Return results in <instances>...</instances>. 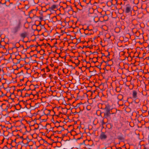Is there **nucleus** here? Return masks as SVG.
Instances as JSON below:
<instances>
[{"label":"nucleus","mask_w":149,"mask_h":149,"mask_svg":"<svg viewBox=\"0 0 149 149\" xmlns=\"http://www.w3.org/2000/svg\"><path fill=\"white\" fill-rule=\"evenodd\" d=\"M43 141H44V143H46V144H47V143H48L47 141H46V140H43Z\"/></svg>","instance_id":"obj_17"},{"label":"nucleus","mask_w":149,"mask_h":149,"mask_svg":"<svg viewBox=\"0 0 149 149\" xmlns=\"http://www.w3.org/2000/svg\"><path fill=\"white\" fill-rule=\"evenodd\" d=\"M1 141H1V143H2L3 142L4 140H1Z\"/></svg>","instance_id":"obj_25"},{"label":"nucleus","mask_w":149,"mask_h":149,"mask_svg":"<svg viewBox=\"0 0 149 149\" xmlns=\"http://www.w3.org/2000/svg\"><path fill=\"white\" fill-rule=\"evenodd\" d=\"M88 142H89V143H88V144H92V142H90V141Z\"/></svg>","instance_id":"obj_22"},{"label":"nucleus","mask_w":149,"mask_h":149,"mask_svg":"<svg viewBox=\"0 0 149 149\" xmlns=\"http://www.w3.org/2000/svg\"><path fill=\"white\" fill-rule=\"evenodd\" d=\"M114 144V145H114V146H116V143H115Z\"/></svg>","instance_id":"obj_29"},{"label":"nucleus","mask_w":149,"mask_h":149,"mask_svg":"<svg viewBox=\"0 0 149 149\" xmlns=\"http://www.w3.org/2000/svg\"><path fill=\"white\" fill-rule=\"evenodd\" d=\"M137 93L135 91H133L132 95L133 98H137Z\"/></svg>","instance_id":"obj_6"},{"label":"nucleus","mask_w":149,"mask_h":149,"mask_svg":"<svg viewBox=\"0 0 149 149\" xmlns=\"http://www.w3.org/2000/svg\"><path fill=\"white\" fill-rule=\"evenodd\" d=\"M122 149V148H121V147H119L118 148H116V149Z\"/></svg>","instance_id":"obj_23"},{"label":"nucleus","mask_w":149,"mask_h":149,"mask_svg":"<svg viewBox=\"0 0 149 149\" xmlns=\"http://www.w3.org/2000/svg\"><path fill=\"white\" fill-rule=\"evenodd\" d=\"M125 12L129 13L131 12V7L129 6H127L125 8Z\"/></svg>","instance_id":"obj_3"},{"label":"nucleus","mask_w":149,"mask_h":149,"mask_svg":"<svg viewBox=\"0 0 149 149\" xmlns=\"http://www.w3.org/2000/svg\"><path fill=\"white\" fill-rule=\"evenodd\" d=\"M17 141H18V140H11V144H13V146H12V147H17Z\"/></svg>","instance_id":"obj_2"},{"label":"nucleus","mask_w":149,"mask_h":149,"mask_svg":"<svg viewBox=\"0 0 149 149\" xmlns=\"http://www.w3.org/2000/svg\"><path fill=\"white\" fill-rule=\"evenodd\" d=\"M40 146H36V148H38V147H39Z\"/></svg>","instance_id":"obj_26"},{"label":"nucleus","mask_w":149,"mask_h":149,"mask_svg":"<svg viewBox=\"0 0 149 149\" xmlns=\"http://www.w3.org/2000/svg\"><path fill=\"white\" fill-rule=\"evenodd\" d=\"M49 149H51V148H49Z\"/></svg>","instance_id":"obj_36"},{"label":"nucleus","mask_w":149,"mask_h":149,"mask_svg":"<svg viewBox=\"0 0 149 149\" xmlns=\"http://www.w3.org/2000/svg\"><path fill=\"white\" fill-rule=\"evenodd\" d=\"M65 141H67V140H64Z\"/></svg>","instance_id":"obj_35"},{"label":"nucleus","mask_w":149,"mask_h":149,"mask_svg":"<svg viewBox=\"0 0 149 149\" xmlns=\"http://www.w3.org/2000/svg\"><path fill=\"white\" fill-rule=\"evenodd\" d=\"M47 144H48L49 145H52V143L51 144L50 143H48Z\"/></svg>","instance_id":"obj_21"},{"label":"nucleus","mask_w":149,"mask_h":149,"mask_svg":"<svg viewBox=\"0 0 149 149\" xmlns=\"http://www.w3.org/2000/svg\"><path fill=\"white\" fill-rule=\"evenodd\" d=\"M17 141V146H19V145H20L22 147V144H21V142L20 141Z\"/></svg>","instance_id":"obj_13"},{"label":"nucleus","mask_w":149,"mask_h":149,"mask_svg":"<svg viewBox=\"0 0 149 149\" xmlns=\"http://www.w3.org/2000/svg\"><path fill=\"white\" fill-rule=\"evenodd\" d=\"M35 149H38L37 148H36Z\"/></svg>","instance_id":"obj_37"},{"label":"nucleus","mask_w":149,"mask_h":149,"mask_svg":"<svg viewBox=\"0 0 149 149\" xmlns=\"http://www.w3.org/2000/svg\"><path fill=\"white\" fill-rule=\"evenodd\" d=\"M10 145H11V147L10 148H12V146H13V144H11V143H10L9 144Z\"/></svg>","instance_id":"obj_24"},{"label":"nucleus","mask_w":149,"mask_h":149,"mask_svg":"<svg viewBox=\"0 0 149 149\" xmlns=\"http://www.w3.org/2000/svg\"><path fill=\"white\" fill-rule=\"evenodd\" d=\"M144 148L143 149H148V148L147 147L145 146H144Z\"/></svg>","instance_id":"obj_20"},{"label":"nucleus","mask_w":149,"mask_h":149,"mask_svg":"<svg viewBox=\"0 0 149 149\" xmlns=\"http://www.w3.org/2000/svg\"><path fill=\"white\" fill-rule=\"evenodd\" d=\"M107 110V113H106L105 114V115H107V116H109L110 114V110Z\"/></svg>","instance_id":"obj_9"},{"label":"nucleus","mask_w":149,"mask_h":149,"mask_svg":"<svg viewBox=\"0 0 149 149\" xmlns=\"http://www.w3.org/2000/svg\"><path fill=\"white\" fill-rule=\"evenodd\" d=\"M49 148H48L47 147L46 148H45V149H49Z\"/></svg>","instance_id":"obj_28"},{"label":"nucleus","mask_w":149,"mask_h":149,"mask_svg":"<svg viewBox=\"0 0 149 149\" xmlns=\"http://www.w3.org/2000/svg\"><path fill=\"white\" fill-rule=\"evenodd\" d=\"M88 142L90 141L92 142V144H88V145L91 146H95L96 145L98 146L99 147L100 146V144L99 142V140H88Z\"/></svg>","instance_id":"obj_1"},{"label":"nucleus","mask_w":149,"mask_h":149,"mask_svg":"<svg viewBox=\"0 0 149 149\" xmlns=\"http://www.w3.org/2000/svg\"><path fill=\"white\" fill-rule=\"evenodd\" d=\"M1 68H0V72H1Z\"/></svg>","instance_id":"obj_30"},{"label":"nucleus","mask_w":149,"mask_h":149,"mask_svg":"<svg viewBox=\"0 0 149 149\" xmlns=\"http://www.w3.org/2000/svg\"><path fill=\"white\" fill-rule=\"evenodd\" d=\"M1 149H11V148H8L6 145H5Z\"/></svg>","instance_id":"obj_11"},{"label":"nucleus","mask_w":149,"mask_h":149,"mask_svg":"<svg viewBox=\"0 0 149 149\" xmlns=\"http://www.w3.org/2000/svg\"><path fill=\"white\" fill-rule=\"evenodd\" d=\"M23 141L24 140H22V141L21 142V144H22L23 145L22 146H24V143L23 142Z\"/></svg>","instance_id":"obj_18"},{"label":"nucleus","mask_w":149,"mask_h":149,"mask_svg":"<svg viewBox=\"0 0 149 149\" xmlns=\"http://www.w3.org/2000/svg\"><path fill=\"white\" fill-rule=\"evenodd\" d=\"M111 144V143L107 142L106 143H102V144H104V145L105 146H106L107 147H109V145H110Z\"/></svg>","instance_id":"obj_7"},{"label":"nucleus","mask_w":149,"mask_h":149,"mask_svg":"<svg viewBox=\"0 0 149 149\" xmlns=\"http://www.w3.org/2000/svg\"><path fill=\"white\" fill-rule=\"evenodd\" d=\"M80 139V138H78L77 139L78 140H79Z\"/></svg>","instance_id":"obj_31"},{"label":"nucleus","mask_w":149,"mask_h":149,"mask_svg":"<svg viewBox=\"0 0 149 149\" xmlns=\"http://www.w3.org/2000/svg\"><path fill=\"white\" fill-rule=\"evenodd\" d=\"M31 140H30L29 141H27L26 143H24V146H28V145L29 144V143L31 141Z\"/></svg>","instance_id":"obj_14"},{"label":"nucleus","mask_w":149,"mask_h":149,"mask_svg":"<svg viewBox=\"0 0 149 149\" xmlns=\"http://www.w3.org/2000/svg\"><path fill=\"white\" fill-rule=\"evenodd\" d=\"M86 140H84L83 142L82 143H79V146L80 147L81 145H84L85 146H86V145L85 144V141Z\"/></svg>","instance_id":"obj_10"},{"label":"nucleus","mask_w":149,"mask_h":149,"mask_svg":"<svg viewBox=\"0 0 149 149\" xmlns=\"http://www.w3.org/2000/svg\"><path fill=\"white\" fill-rule=\"evenodd\" d=\"M33 144L34 143L35 144H36V142L34 141V142H33Z\"/></svg>","instance_id":"obj_27"},{"label":"nucleus","mask_w":149,"mask_h":149,"mask_svg":"<svg viewBox=\"0 0 149 149\" xmlns=\"http://www.w3.org/2000/svg\"><path fill=\"white\" fill-rule=\"evenodd\" d=\"M40 140H39L38 142L39 143H40V145H43V146H44L45 147V145H44V144L43 143V144H41V143H40Z\"/></svg>","instance_id":"obj_15"},{"label":"nucleus","mask_w":149,"mask_h":149,"mask_svg":"<svg viewBox=\"0 0 149 149\" xmlns=\"http://www.w3.org/2000/svg\"><path fill=\"white\" fill-rule=\"evenodd\" d=\"M21 36L23 38H24L26 36V34L25 33H22L21 35Z\"/></svg>","instance_id":"obj_12"},{"label":"nucleus","mask_w":149,"mask_h":149,"mask_svg":"<svg viewBox=\"0 0 149 149\" xmlns=\"http://www.w3.org/2000/svg\"><path fill=\"white\" fill-rule=\"evenodd\" d=\"M107 136L104 132H102L101 134L100 138L102 139H105L107 138Z\"/></svg>","instance_id":"obj_4"},{"label":"nucleus","mask_w":149,"mask_h":149,"mask_svg":"<svg viewBox=\"0 0 149 149\" xmlns=\"http://www.w3.org/2000/svg\"><path fill=\"white\" fill-rule=\"evenodd\" d=\"M107 148V147L105 146V147H104L103 148V149H106Z\"/></svg>","instance_id":"obj_19"},{"label":"nucleus","mask_w":149,"mask_h":149,"mask_svg":"<svg viewBox=\"0 0 149 149\" xmlns=\"http://www.w3.org/2000/svg\"><path fill=\"white\" fill-rule=\"evenodd\" d=\"M111 149H112V147H111Z\"/></svg>","instance_id":"obj_34"},{"label":"nucleus","mask_w":149,"mask_h":149,"mask_svg":"<svg viewBox=\"0 0 149 149\" xmlns=\"http://www.w3.org/2000/svg\"><path fill=\"white\" fill-rule=\"evenodd\" d=\"M6 143H7V144H8V142H6Z\"/></svg>","instance_id":"obj_33"},{"label":"nucleus","mask_w":149,"mask_h":149,"mask_svg":"<svg viewBox=\"0 0 149 149\" xmlns=\"http://www.w3.org/2000/svg\"><path fill=\"white\" fill-rule=\"evenodd\" d=\"M105 108L106 110H110L112 109L111 106L109 105L106 106Z\"/></svg>","instance_id":"obj_8"},{"label":"nucleus","mask_w":149,"mask_h":149,"mask_svg":"<svg viewBox=\"0 0 149 149\" xmlns=\"http://www.w3.org/2000/svg\"><path fill=\"white\" fill-rule=\"evenodd\" d=\"M146 145H148V144H149V140H146Z\"/></svg>","instance_id":"obj_16"},{"label":"nucleus","mask_w":149,"mask_h":149,"mask_svg":"<svg viewBox=\"0 0 149 149\" xmlns=\"http://www.w3.org/2000/svg\"><path fill=\"white\" fill-rule=\"evenodd\" d=\"M41 140H43V139H41Z\"/></svg>","instance_id":"obj_32"},{"label":"nucleus","mask_w":149,"mask_h":149,"mask_svg":"<svg viewBox=\"0 0 149 149\" xmlns=\"http://www.w3.org/2000/svg\"><path fill=\"white\" fill-rule=\"evenodd\" d=\"M53 143H56L58 147H60L62 146L61 141L59 142L58 141V140L56 141L53 142Z\"/></svg>","instance_id":"obj_5"}]
</instances>
